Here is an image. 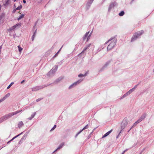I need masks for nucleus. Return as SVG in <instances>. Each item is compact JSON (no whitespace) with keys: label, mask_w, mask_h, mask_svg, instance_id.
Here are the masks:
<instances>
[{"label":"nucleus","mask_w":154,"mask_h":154,"mask_svg":"<svg viewBox=\"0 0 154 154\" xmlns=\"http://www.w3.org/2000/svg\"><path fill=\"white\" fill-rule=\"evenodd\" d=\"M128 119L127 118H125L122 121L121 124V131L119 132L120 134L122 131L128 125Z\"/></svg>","instance_id":"obj_3"},{"label":"nucleus","mask_w":154,"mask_h":154,"mask_svg":"<svg viewBox=\"0 0 154 154\" xmlns=\"http://www.w3.org/2000/svg\"><path fill=\"white\" fill-rule=\"evenodd\" d=\"M56 126L55 125H54V127L52 128L51 129V131H52L55 129V128H56Z\"/></svg>","instance_id":"obj_39"},{"label":"nucleus","mask_w":154,"mask_h":154,"mask_svg":"<svg viewBox=\"0 0 154 154\" xmlns=\"http://www.w3.org/2000/svg\"><path fill=\"white\" fill-rule=\"evenodd\" d=\"M10 95V93H8L5 96L3 97L4 99L5 100L7 97H8Z\"/></svg>","instance_id":"obj_28"},{"label":"nucleus","mask_w":154,"mask_h":154,"mask_svg":"<svg viewBox=\"0 0 154 154\" xmlns=\"http://www.w3.org/2000/svg\"><path fill=\"white\" fill-rule=\"evenodd\" d=\"M21 111H22L21 110L17 111L15 112H12L7 114H6L4 116H2V117H3V118L4 119V121H5L7 120L10 118L12 116L17 114L18 113L21 112Z\"/></svg>","instance_id":"obj_2"},{"label":"nucleus","mask_w":154,"mask_h":154,"mask_svg":"<svg viewBox=\"0 0 154 154\" xmlns=\"http://www.w3.org/2000/svg\"><path fill=\"white\" fill-rule=\"evenodd\" d=\"M63 79V77L62 76L56 79V80L54 81V82L56 83H57L61 81Z\"/></svg>","instance_id":"obj_16"},{"label":"nucleus","mask_w":154,"mask_h":154,"mask_svg":"<svg viewBox=\"0 0 154 154\" xmlns=\"http://www.w3.org/2000/svg\"><path fill=\"white\" fill-rule=\"evenodd\" d=\"M126 151H127V150H125L124 151H125V152H126Z\"/></svg>","instance_id":"obj_57"},{"label":"nucleus","mask_w":154,"mask_h":154,"mask_svg":"<svg viewBox=\"0 0 154 154\" xmlns=\"http://www.w3.org/2000/svg\"><path fill=\"white\" fill-rule=\"evenodd\" d=\"M22 7V5H20V6H18L17 8H16V10H20Z\"/></svg>","instance_id":"obj_31"},{"label":"nucleus","mask_w":154,"mask_h":154,"mask_svg":"<svg viewBox=\"0 0 154 154\" xmlns=\"http://www.w3.org/2000/svg\"><path fill=\"white\" fill-rule=\"evenodd\" d=\"M124 14V12L123 11H122L119 14V15L120 16H122Z\"/></svg>","instance_id":"obj_29"},{"label":"nucleus","mask_w":154,"mask_h":154,"mask_svg":"<svg viewBox=\"0 0 154 154\" xmlns=\"http://www.w3.org/2000/svg\"><path fill=\"white\" fill-rule=\"evenodd\" d=\"M8 0L7 2H6V4H8Z\"/></svg>","instance_id":"obj_52"},{"label":"nucleus","mask_w":154,"mask_h":154,"mask_svg":"<svg viewBox=\"0 0 154 154\" xmlns=\"http://www.w3.org/2000/svg\"><path fill=\"white\" fill-rule=\"evenodd\" d=\"M36 114V112H34V113H33L31 115V116L30 117L28 118L27 119H28L29 120H32L35 116V115Z\"/></svg>","instance_id":"obj_20"},{"label":"nucleus","mask_w":154,"mask_h":154,"mask_svg":"<svg viewBox=\"0 0 154 154\" xmlns=\"http://www.w3.org/2000/svg\"><path fill=\"white\" fill-rule=\"evenodd\" d=\"M110 61H109L107 62H106L105 65L102 67V68L99 70L100 72H102L104 69L106 68L107 66L109 65V63H110Z\"/></svg>","instance_id":"obj_14"},{"label":"nucleus","mask_w":154,"mask_h":154,"mask_svg":"<svg viewBox=\"0 0 154 154\" xmlns=\"http://www.w3.org/2000/svg\"><path fill=\"white\" fill-rule=\"evenodd\" d=\"M21 26V23H18L15 25L10 27L9 29L10 31H11L12 30H14L15 29H17L19 28Z\"/></svg>","instance_id":"obj_8"},{"label":"nucleus","mask_w":154,"mask_h":154,"mask_svg":"<svg viewBox=\"0 0 154 154\" xmlns=\"http://www.w3.org/2000/svg\"><path fill=\"white\" fill-rule=\"evenodd\" d=\"M23 2L24 3H26V1L25 0H23Z\"/></svg>","instance_id":"obj_49"},{"label":"nucleus","mask_w":154,"mask_h":154,"mask_svg":"<svg viewBox=\"0 0 154 154\" xmlns=\"http://www.w3.org/2000/svg\"><path fill=\"white\" fill-rule=\"evenodd\" d=\"M139 123H140L137 120V121H136L135 122V123L134 124V125H133L135 127V126L137 125V124H138Z\"/></svg>","instance_id":"obj_35"},{"label":"nucleus","mask_w":154,"mask_h":154,"mask_svg":"<svg viewBox=\"0 0 154 154\" xmlns=\"http://www.w3.org/2000/svg\"><path fill=\"white\" fill-rule=\"evenodd\" d=\"M22 140H20V141L19 142V143L20 144V143H21L22 142Z\"/></svg>","instance_id":"obj_50"},{"label":"nucleus","mask_w":154,"mask_h":154,"mask_svg":"<svg viewBox=\"0 0 154 154\" xmlns=\"http://www.w3.org/2000/svg\"><path fill=\"white\" fill-rule=\"evenodd\" d=\"M144 33L143 30H141L135 33L131 39V42L137 40Z\"/></svg>","instance_id":"obj_1"},{"label":"nucleus","mask_w":154,"mask_h":154,"mask_svg":"<svg viewBox=\"0 0 154 154\" xmlns=\"http://www.w3.org/2000/svg\"><path fill=\"white\" fill-rule=\"evenodd\" d=\"M64 143H61L59 146H58V147L57 148V149L54 151L55 152V151H57V150L62 148L63 146H64Z\"/></svg>","instance_id":"obj_22"},{"label":"nucleus","mask_w":154,"mask_h":154,"mask_svg":"<svg viewBox=\"0 0 154 154\" xmlns=\"http://www.w3.org/2000/svg\"><path fill=\"white\" fill-rule=\"evenodd\" d=\"M125 96H124V95H123L122 97L119 99L120 100H121V99H123L124 98H125Z\"/></svg>","instance_id":"obj_44"},{"label":"nucleus","mask_w":154,"mask_h":154,"mask_svg":"<svg viewBox=\"0 0 154 154\" xmlns=\"http://www.w3.org/2000/svg\"><path fill=\"white\" fill-rule=\"evenodd\" d=\"M18 48L19 51L20 52L22 50L23 48H21V47H20V46H18Z\"/></svg>","instance_id":"obj_36"},{"label":"nucleus","mask_w":154,"mask_h":154,"mask_svg":"<svg viewBox=\"0 0 154 154\" xmlns=\"http://www.w3.org/2000/svg\"><path fill=\"white\" fill-rule=\"evenodd\" d=\"M23 133V132H22L20 134H19L16 136H15L13 138H12V139H11L10 140L8 141V143H7L8 144L9 143H10L12 140H14V139L16 138H17V137H18L21 134H22Z\"/></svg>","instance_id":"obj_19"},{"label":"nucleus","mask_w":154,"mask_h":154,"mask_svg":"<svg viewBox=\"0 0 154 154\" xmlns=\"http://www.w3.org/2000/svg\"><path fill=\"white\" fill-rule=\"evenodd\" d=\"M125 153V151H124L121 154H124Z\"/></svg>","instance_id":"obj_55"},{"label":"nucleus","mask_w":154,"mask_h":154,"mask_svg":"<svg viewBox=\"0 0 154 154\" xmlns=\"http://www.w3.org/2000/svg\"><path fill=\"white\" fill-rule=\"evenodd\" d=\"M137 144V143H135L134 144V145L132 146V147H133L135 146Z\"/></svg>","instance_id":"obj_45"},{"label":"nucleus","mask_w":154,"mask_h":154,"mask_svg":"<svg viewBox=\"0 0 154 154\" xmlns=\"http://www.w3.org/2000/svg\"><path fill=\"white\" fill-rule=\"evenodd\" d=\"M5 100L4 98L3 97L2 99H1L0 100V103L2 102L3 101H4Z\"/></svg>","instance_id":"obj_42"},{"label":"nucleus","mask_w":154,"mask_h":154,"mask_svg":"<svg viewBox=\"0 0 154 154\" xmlns=\"http://www.w3.org/2000/svg\"><path fill=\"white\" fill-rule=\"evenodd\" d=\"M17 10H16V8L14 9L12 11V13H14Z\"/></svg>","instance_id":"obj_43"},{"label":"nucleus","mask_w":154,"mask_h":154,"mask_svg":"<svg viewBox=\"0 0 154 154\" xmlns=\"http://www.w3.org/2000/svg\"><path fill=\"white\" fill-rule=\"evenodd\" d=\"M19 13L20 14V11H19Z\"/></svg>","instance_id":"obj_60"},{"label":"nucleus","mask_w":154,"mask_h":154,"mask_svg":"<svg viewBox=\"0 0 154 154\" xmlns=\"http://www.w3.org/2000/svg\"><path fill=\"white\" fill-rule=\"evenodd\" d=\"M130 130H130V129H129V130H128V132H129Z\"/></svg>","instance_id":"obj_56"},{"label":"nucleus","mask_w":154,"mask_h":154,"mask_svg":"<svg viewBox=\"0 0 154 154\" xmlns=\"http://www.w3.org/2000/svg\"><path fill=\"white\" fill-rule=\"evenodd\" d=\"M94 1V0H88L86 5V9L87 10L89 9Z\"/></svg>","instance_id":"obj_11"},{"label":"nucleus","mask_w":154,"mask_h":154,"mask_svg":"<svg viewBox=\"0 0 154 154\" xmlns=\"http://www.w3.org/2000/svg\"><path fill=\"white\" fill-rule=\"evenodd\" d=\"M41 1V0H40Z\"/></svg>","instance_id":"obj_62"},{"label":"nucleus","mask_w":154,"mask_h":154,"mask_svg":"<svg viewBox=\"0 0 154 154\" xmlns=\"http://www.w3.org/2000/svg\"><path fill=\"white\" fill-rule=\"evenodd\" d=\"M91 45V44H89L87 46V47H88H88H90V45Z\"/></svg>","instance_id":"obj_51"},{"label":"nucleus","mask_w":154,"mask_h":154,"mask_svg":"<svg viewBox=\"0 0 154 154\" xmlns=\"http://www.w3.org/2000/svg\"><path fill=\"white\" fill-rule=\"evenodd\" d=\"M133 92L132 91H131V89H130L124 95V96H125V97H127V96H128L129 95L131 94L132 93V92Z\"/></svg>","instance_id":"obj_18"},{"label":"nucleus","mask_w":154,"mask_h":154,"mask_svg":"<svg viewBox=\"0 0 154 154\" xmlns=\"http://www.w3.org/2000/svg\"><path fill=\"white\" fill-rule=\"evenodd\" d=\"M27 134H25L23 137H22V138H21V140L23 141V140H25V138L26 137H27Z\"/></svg>","instance_id":"obj_26"},{"label":"nucleus","mask_w":154,"mask_h":154,"mask_svg":"<svg viewBox=\"0 0 154 154\" xmlns=\"http://www.w3.org/2000/svg\"><path fill=\"white\" fill-rule=\"evenodd\" d=\"M42 98H38L36 100V101L37 102H38L40 101L41 100H42Z\"/></svg>","instance_id":"obj_41"},{"label":"nucleus","mask_w":154,"mask_h":154,"mask_svg":"<svg viewBox=\"0 0 154 154\" xmlns=\"http://www.w3.org/2000/svg\"><path fill=\"white\" fill-rule=\"evenodd\" d=\"M117 5V3L116 2H112L110 3L109 5L108 8V11H109L110 10L113 8L114 7L116 6Z\"/></svg>","instance_id":"obj_13"},{"label":"nucleus","mask_w":154,"mask_h":154,"mask_svg":"<svg viewBox=\"0 0 154 154\" xmlns=\"http://www.w3.org/2000/svg\"><path fill=\"white\" fill-rule=\"evenodd\" d=\"M38 23V21H36L35 23L34 26H33V29H34L35 28V26Z\"/></svg>","instance_id":"obj_38"},{"label":"nucleus","mask_w":154,"mask_h":154,"mask_svg":"<svg viewBox=\"0 0 154 154\" xmlns=\"http://www.w3.org/2000/svg\"><path fill=\"white\" fill-rule=\"evenodd\" d=\"M55 47L54 45H53L52 47L48 50L45 54V56H48L51 53L53 49Z\"/></svg>","instance_id":"obj_10"},{"label":"nucleus","mask_w":154,"mask_h":154,"mask_svg":"<svg viewBox=\"0 0 154 154\" xmlns=\"http://www.w3.org/2000/svg\"><path fill=\"white\" fill-rule=\"evenodd\" d=\"M24 14H22L20 15V16L18 18L17 20H19L21 19L22 18H23L24 17Z\"/></svg>","instance_id":"obj_25"},{"label":"nucleus","mask_w":154,"mask_h":154,"mask_svg":"<svg viewBox=\"0 0 154 154\" xmlns=\"http://www.w3.org/2000/svg\"><path fill=\"white\" fill-rule=\"evenodd\" d=\"M134 126L133 125L131 126L130 128V130H131L134 128Z\"/></svg>","instance_id":"obj_48"},{"label":"nucleus","mask_w":154,"mask_h":154,"mask_svg":"<svg viewBox=\"0 0 154 154\" xmlns=\"http://www.w3.org/2000/svg\"><path fill=\"white\" fill-rule=\"evenodd\" d=\"M49 85H42L40 86H35L33 87L32 88V91H36L42 89L43 88L45 87H46L48 86Z\"/></svg>","instance_id":"obj_5"},{"label":"nucleus","mask_w":154,"mask_h":154,"mask_svg":"<svg viewBox=\"0 0 154 154\" xmlns=\"http://www.w3.org/2000/svg\"><path fill=\"white\" fill-rule=\"evenodd\" d=\"M139 84H138L137 85H135L134 87V88H132L131 89V90L133 92L134 91V90H135V89L137 87V86H138Z\"/></svg>","instance_id":"obj_27"},{"label":"nucleus","mask_w":154,"mask_h":154,"mask_svg":"<svg viewBox=\"0 0 154 154\" xmlns=\"http://www.w3.org/2000/svg\"><path fill=\"white\" fill-rule=\"evenodd\" d=\"M58 68V66H56L54 68H53L48 72L47 74L48 76H51L53 75V74L57 71Z\"/></svg>","instance_id":"obj_4"},{"label":"nucleus","mask_w":154,"mask_h":154,"mask_svg":"<svg viewBox=\"0 0 154 154\" xmlns=\"http://www.w3.org/2000/svg\"><path fill=\"white\" fill-rule=\"evenodd\" d=\"M146 114L145 113H143L142 115L140 116L139 118L138 119L137 121L140 122L142 120H144L146 117Z\"/></svg>","instance_id":"obj_12"},{"label":"nucleus","mask_w":154,"mask_h":154,"mask_svg":"<svg viewBox=\"0 0 154 154\" xmlns=\"http://www.w3.org/2000/svg\"><path fill=\"white\" fill-rule=\"evenodd\" d=\"M134 0H133V1H134Z\"/></svg>","instance_id":"obj_61"},{"label":"nucleus","mask_w":154,"mask_h":154,"mask_svg":"<svg viewBox=\"0 0 154 154\" xmlns=\"http://www.w3.org/2000/svg\"><path fill=\"white\" fill-rule=\"evenodd\" d=\"M14 82H12L8 86L7 88V89H9L10 88L11 86L14 84Z\"/></svg>","instance_id":"obj_30"},{"label":"nucleus","mask_w":154,"mask_h":154,"mask_svg":"<svg viewBox=\"0 0 154 154\" xmlns=\"http://www.w3.org/2000/svg\"><path fill=\"white\" fill-rule=\"evenodd\" d=\"M36 32H37V29H35V31L34 32V33L32 36V41H33L34 38H35V36L36 33Z\"/></svg>","instance_id":"obj_21"},{"label":"nucleus","mask_w":154,"mask_h":154,"mask_svg":"<svg viewBox=\"0 0 154 154\" xmlns=\"http://www.w3.org/2000/svg\"><path fill=\"white\" fill-rule=\"evenodd\" d=\"M113 39V38H111L110 39H109L108 40V41L107 42H106L105 43H106V44H107L108 42H109V41H111V40H112Z\"/></svg>","instance_id":"obj_40"},{"label":"nucleus","mask_w":154,"mask_h":154,"mask_svg":"<svg viewBox=\"0 0 154 154\" xmlns=\"http://www.w3.org/2000/svg\"><path fill=\"white\" fill-rule=\"evenodd\" d=\"M82 79H80L78 80L77 81L74 82L69 87V89H70L77 85H78L82 81Z\"/></svg>","instance_id":"obj_7"},{"label":"nucleus","mask_w":154,"mask_h":154,"mask_svg":"<svg viewBox=\"0 0 154 154\" xmlns=\"http://www.w3.org/2000/svg\"><path fill=\"white\" fill-rule=\"evenodd\" d=\"M87 72L85 73L84 74H80L79 75L78 77L80 78L82 77H85V76L87 75Z\"/></svg>","instance_id":"obj_24"},{"label":"nucleus","mask_w":154,"mask_h":154,"mask_svg":"<svg viewBox=\"0 0 154 154\" xmlns=\"http://www.w3.org/2000/svg\"><path fill=\"white\" fill-rule=\"evenodd\" d=\"M105 1V0H103L101 2V4H103Z\"/></svg>","instance_id":"obj_46"},{"label":"nucleus","mask_w":154,"mask_h":154,"mask_svg":"<svg viewBox=\"0 0 154 154\" xmlns=\"http://www.w3.org/2000/svg\"><path fill=\"white\" fill-rule=\"evenodd\" d=\"M112 130H111L108 132H106L105 134L102 137V138H103L107 136H108L112 131Z\"/></svg>","instance_id":"obj_17"},{"label":"nucleus","mask_w":154,"mask_h":154,"mask_svg":"<svg viewBox=\"0 0 154 154\" xmlns=\"http://www.w3.org/2000/svg\"><path fill=\"white\" fill-rule=\"evenodd\" d=\"M24 81H25V80H23V81H22L20 83L21 84H23V82H24Z\"/></svg>","instance_id":"obj_47"},{"label":"nucleus","mask_w":154,"mask_h":154,"mask_svg":"<svg viewBox=\"0 0 154 154\" xmlns=\"http://www.w3.org/2000/svg\"><path fill=\"white\" fill-rule=\"evenodd\" d=\"M63 47V45L62 46V47L59 50V51L57 52V53L54 56V57H55L56 56H57V55L60 52V51L61 48H62Z\"/></svg>","instance_id":"obj_32"},{"label":"nucleus","mask_w":154,"mask_h":154,"mask_svg":"<svg viewBox=\"0 0 154 154\" xmlns=\"http://www.w3.org/2000/svg\"><path fill=\"white\" fill-rule=\"evenodd\" d=\"M1 8H2V6L1 5H0V11L1 10Z\"/></svg>","instance_id":"obj_54"},{"label":"nucleus","mask_w":154,"mask_h":154,"mask_svg":"<svg viewBox=\"0 0 154 154\" xmlns=\"http://www.w3.org/2000/svg\"><path fill=\"white\" fill-rule=\"evenodd\" d=\"M23 125V122L22 121H20L19 122L18 127L19 128H20Z\"/></svg>","instance_id":"obj_23"},{"label":"nucleus","mask_w":154,"mask_h":154,"mask_svg":"<svg viewBox=\"0 0 154 154\" xmlns=\"http://www.w3.org/2000/svg\"><path fill=\"white\" fill-rule=\"evenodd\" d=\"M4 120L3 118L2 117L1 118H0V123L4 121Z\"/></svg>","instance_id":"obj_37"},{"label":"nucleus","mask_w":154,"mask_h":154,"mask_svg":"<svg viewBox=\"0 0 154 154\" xmlns=\"http://www.w3.org/2000/svg\"><path fill=\"white\" fill-rule=\"evenodd\" d=\"M120 134L119 133L118 135L116 137V138H118Z\"/></svg>","instance_id":"obj_53"},{"label":"nucleus","mask_w":154,"mask_h":154,"mask_svg":"<svg viewBox=\"0 0 154 154\" xmlns=\"http://www.w3.org/2000/svg\"><path fill=\"white\" fill-rule=\"evenodd\" d=\"M14 7H15V5H14Z\"/></svg>","instance_id":"obj_59"},{"label":"nucleus","mask_w":154,"mask_h":154,"mask_svg":"<svg viewBox=\"0 0 154 154\" xmlns=\"http://www.w3.org/2000/svg\"><path fill=\"white\" fill-rule=\"evenodd\" d=\"M116 40H114L112 41L108 45L107 48V51L110 50L113 48L116 44Z\"/></svg>","instance_id":"obj_6"},{"label":"nucleus","mask_w":154,"mask_h":154,"mask_svg":"<svg viewBox=\"0 0 154 154\" xmlns=\"http://www.w3.org/2000/svg\"><path fill=\"white\" fill-rule=\"evenodd\" d=\"M95 129V128H94V129L92 131V132L91 133V134H90L88 135V139L89 138L91 137V134H92V133L93 132V131H94Z\"/></svg>","instance_id":"obj_33"},{"label":"nucleus","mask_w":154,"mask_h":154,"mask_svg":"<svg viewBox=\"0 0 154 154\" xmlns=\"http://www.w3.org/2000/svg\"><path fill=\"white\" fill-rule=\"evenodd\" d=\"M153 72H154V69H153Z\"/></svg>","instance_id":"obj_58"},{"label":"nucleus","mask_w":154,"mask_h":154,"mask_svg":"<svg viewBox=\"0 0 154 154\" xmlns=\"http://www.w3.org/2000/svg\"><path fill=\"white\" fill-rule=\"evenodd\" d=\"M88 48V47H86L84 48L83 50L80 53V54H82L84 53V52Z\"/></svg>","instance_id":"obj_34"},{"label":"nucleus","mask_w":154,"mask_h":154,"mask_svg":"<svg viewBox=\"0 0 154 154\" xmlns=\"http://www.w3.org/2000/svg\"><path fill=\"white\" fill-rule=\"evenodd\" d=\"M88 128V124L86 125L82 130H80L79 132H78L75 135V137H77L78 135L80 134L83 130Z\"/></svg>","instance_id":"obj_15"},{"label":"nucleus","mask_w":154,"mask_h":154,"mask_svg":"<svg viewBox=\"0 0 154 154\" xmlns=\"http://www.w3.org/2000/svg\"><path fill=\"white\" fill-rule=\"evenodd\" d=\"M92 31L91 32L89 35H88H88L89 33V32H86L85 34V35L83 37V39L84 41L86 40V38H87V41H88V40L90 38L91 36L92 33Z\"/></svg>","instance_id":"obj_9"}]
</instances>
